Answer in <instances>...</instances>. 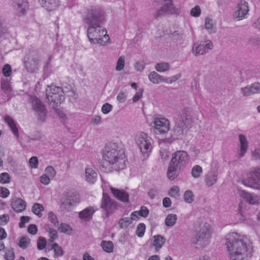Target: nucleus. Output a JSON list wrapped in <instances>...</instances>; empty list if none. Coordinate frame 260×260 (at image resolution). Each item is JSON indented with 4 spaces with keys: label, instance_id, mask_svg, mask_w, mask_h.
<instances>
[{
    "label": "nucleus",
    "instance_id": "nucleus-1",
    "mask_svg": "<svg viewBox=\"0 0 260 260\" xmlns=\"http://www.w3.org/2000/svg\"><path fill=\"white\" fill-rule=\"evenodd\" d=\"M104 20V13L101 9L88 11L85 21L90 25L87 29V35L91 43L104 45L109 42L110 37L107 34L106 29L100 25Z\"/></svg>",
    "mask_w": 260,
    "mask_h": 260
},
{
    "label": "nucleus",
    "instance_id": "nucleus-2",
    "mask_svg": "<svg viewBox=\"0 0 260 260\" xmlns=\"http://www.w3.org/2000/svg\"><path fill=\"white\" fill-rule=\"evenodd\" d=\"M125 155L124 151L115 144H110L105 150L100 162L102 170L105 173L118 171L124 167Z\"/></svg>",
    "mask_w": 260,
    "mask_h": 260
},
{
    "label": "nucleus",
    "instance_id": "nucleus-3",
    "mask_svg": "<svg viewBox=\"0 0 260 260\" xmlns=\"http://www.w3.org/2000/svg\"><path fill=\"white\" fill-rule=\"evenodd\" d=\"M226 241L231 260H244L251 255L252 248L248 246L243 237L232 233L227 235Z\"/></svg>",
    "mask_w": 260,
    "mask_h": 260
},
{
    "label": "nucleus",
    "instance_id": "nucleus-4",
    "mask_svg": "<svg viewBox=\"0 0 260 260\" xmlns=\"http://www.w3.org/2000/svg\"><path fill=\"white\" fill-rule=\"evenodd\" d=\"M46 93L50 105L55 109L58 105L64 101V92L60 87L53 85L48 86Z\"/></svg>",
    "mask_w": 260,
    "mask_h": 260
},
{
    "label": "nucleus",
    "instance_id": "nucleus-5",
    "mask_svg": "<svg viewBox=\"0 0 260 260\" xmlns=\"http://www.w3.org/2000/svg\"><path fill=\"white\" fill-rule=\"evenodd\" d=\"M136 143L143 155L148 156L152 149L151 138L146 133L140 132L137 135Z\"/></svg>",
    "mask_w": 260,
    "mask_h": 260
},
{
    "label": "nucleus",
    "instance_id": "nucleus-6",
    "mask_svg": "<svg viewBox=\"0 0 260 260\" xmlns=\"http://www.w3.org/2000/svg\"><path fill=\"white\" fill-rule=\"evenodd\" d=\"M247 176L248 178L242 180V183L246 186L260 189V167L254 168Z\"/></svg>",
    "mask_w": 260,
    "mask_h": 260
},
{
    "label": "nucleus",
    "instance_id": "nucleus-7",
    "mask_svg": "<svg viewBox=\"0 0 260 260\" xmlns=\"http://www.w3.org/2000/svg\"><path fill=\"white\" fill-rule=\"evenodd\" d=\"M152 124L153 131L156 135L166 134L170 130V121L166 118L154 117L152 121Z\"/></svg>",
    "mask_w": 260,
    "mask_h": 260
},
{
    "label": "nucleus",
    "instance_id": "nucleus-8",
    "mask_svg": "<svg viewBox=\"0 0 260 260\" xmlns=\"http://www.w3.org/2000/svg\"><path fill=\"white\" fill-rule=\"evenodd\" d=\"M188 160L187 153L184 151L179 150L173 154L170 164L179 169H181L184 167Z\"/></svg>",
    "mask_w": 260,
    "mask_h": 260
},
{
    "label": "nucleus",
    "instance_id": "nucleus-9",
    "mask_svg": "<svg viewBox=\"0 0 260 260\" xmlns=\"http://www.w3.org/2000/svg\"><path fill=\"white\" fill-rule=\"evenodd\" d=\"M101 207L106 212L107 215L108 216L116 210L117 205L116 202L111 199L107 194L104 193Z\"/></svg>",
    "mask_w": 260,
    "mask_h": 260
},
{
    "label": "nucleus",
    "instance_id": "nucleus-10",
    "mask_svg": "<svg viewBox=\"0 0 260 260\" xmlns=\"http://www.w3.org/2000/svg\"><path fill=\"white\" fill-rule=\"evenodd\" d=\"M31 104L32 108L36 111L39 119L41 121H44L46 116V110L42 102L37 98H32Z\"/></svg>",
    "mask_w": 260,
    "mask_h": 260
},
{
    "label": "nucleus",
    "instance_id": "nucleus-11",
    "mask_svg": "<svg viewBox=\"0 0 260 260\" xmlns=\"http://www.w3.org/2000/svg\"><path fill=\"white\" fill-rule=\"evenodd\" d=\"M165 3L164 6L158 10L156 14V17H158L164 14H172L176 13V9L172 4V0H158Z\"/></svg>",
    "mask_w": 260,
    "mask_h": 260
},
{
    "label": "nucleus",
    "instance_id": "nucleus-12",
    "mask_svg": "<svg viewBox=\"0 0 260 260\" xmlns=\"http://www.w3.org/2000/svg\"><path fill=\"white\" fill-rule=\"evenodd\" d=\"M149 80L153 84H159L161 82L172 83L177 80L179 77H172L164 79L155 72H151L148 76Z\"/></svg>",
    "mask_w": 260,
    "mask_h": 260
},
{
    "label": "nucleus",
    "instance_id": "nucleus-13",
    "mask_svg": "<svg viewBox=\"0 0 260 260\" xmlns=\"http://www.w3.org/2000/svg\"><path fill=\"white\" fill-rule=\"evenodd\" d=\"M249 11L248 3L245 1H241L238 5L237 10L235 12L234 17L238 20L244 18Z\"/></svg>",
    "mask_w": 260,
    "mask_h": 260
},
{
    "label": "nucleus",
    "instance_id": "nucleus-14",
    "mask_svg": "<svg viewBox=\"0 0 260 260\" xmlns=\"http://www.w3.org/2000/svg\"><path fill=\"white\" fill-rule=\"evenodd\" d=\"M80 202V198L78 194L72 193L62 202V205L68 210L72 209V207L76 205Z\"/></svg>",
    "mask_w": 260,
    "mask_h": 260
},
{
    "label": "nucleus",
    "instance_id": "nucleus-15",
    "mask_svg": "<svg viewBox=\"0 0 260 260\" xmlns=\"http://www.w3.org/2000/svg\"><path fill=\"white\" fill-rule=\"evenodd\" d=\"M210 226L209 224L205 226V229L203 228L200 231L197 239L196 244L202 245L204 244L206 241V239H208L210 237Z\"/></svg>",
    "mask_w": 260,
    "mask_h": 260
},
{
    "label": "nucleus",
    "instance_id": "nucleus-16",
    "mask_svg": "<svg viewBox=\"0 0 260 260\" xmlns=\"http://www.w3.org/2000/svg\"><path fill=\"white\" fill-rule=\"evenodd\" d=\"M13 7L17 11L18 14H23L28 8V4L26 0H12Z\"/></svg>",
    "mask_w": 260,
    "mask_h": 260
},
{
    "label": "nucleus",
    "instance_id": "nucleus-17",
    "mask_svg": "<svg viewBox=\"0 0 260 260\" xmlns=\"http://www.w3.org/2000/svg\"><path fill=\"white\" fill-rule=\"evenodd\" d=\"M111 193L117 200L124 203H127L129 200V195L125 191L119 190L113 187L110 188Z\"/></svg>",
    "mask_w": 260,
    "mask_h": 260
},
{
    "label": "nucleus",
    "instance_id": "nucleus-18",
    "mask_svg": "<svg viewBox=\"0 0 260 260\" xmlns=\"http://www.w3.org/2000/svg\"><path fill=\"white\" fill-rule=\"evenodd\" d=\"M239 194L240 197L245 200L250 204H256L258 203L259 199L258 196L249 193L244 190H239Z\"/></svg>",
    "mask_w": 260,
    "mask_h": 260
},
{
    "label": "nucleus",
    "instance_id": "nucleus-19",
    "mask_svg": "<svg viewBox=\"0 0 260 260\" xmlns=\"http://www.w3.org/2000/svg\"><path fill=\"white\" fill-rule=\"evenodd\" d=\"M95 212L94 207L89 206L80 211L79 213V217L84 221H88L91 219Z\"/></svg>",
    "mask_w": 260,
    "mask_h": 260
},
{
    "label": "nucleus",
    "instance_id": "nucleus-20",
    "mask_svg": "<svg viewBox=\"0 0 260 260\" xmlns=\"http://www.w3.org/2000/svg\"><path fill=\"white\" fill-rule=\"evenodd\" d=\"M11 207L15 211L19 213L25 210L26 204L21 199L15 198L12 201Z\"/></svg>",
    "mask_w": 260,
    "mask_h": 260
},
{
    "label": "nucleus",
    "instance_id": "nucleus-21",
    "mask_svg": "<svg viewBox=\"0 0 260 260\" xmlns=\"http://www.w3.org/2000/svg\"><path fill=\"white\" fill-rule=\"evenodd\" d=\"M212 46V42L210 41H208L205 45L200 44L196 48H193L192 52L195 55H202L208 51L209 49H211Z\"/></svg>",
    "mask_w": 260,
    "mask_h": 260
},
{
    "label": "nucleus",
    "instance_id": "nucleus-22",
    "mask_svg": "<svg viewBox=\"0 0 260 260\" xmlns=\"http://www.w3.org/2000/svg\"><path fill=\"white\" fill-rule=\"evenodd\" d=\"M4 120L8 125L11 128L14 135H15L17 138L19 137L18 130L16 124L15 123L14 120L9 115H6L4 117Z\"/></svg>",
    "mask_w": 260,
    "mask_h": 260
},
{
    "label": "nucleus",
    "instance_id": "nucleus-23",
    "mask_svg": "<svg viewBox=\"0 0 260 260\" xmlns=\"http://www.w3.org/2000/svg\"><path fill=\"white\" fill-rule=\"evenodd\" d=\"M41 4L49 11L55 10L58 5L56 0H41Z\"/></svg>",
    "mask_w": 260,
    "mask_h": 260
},
{
    "label": "nucleus",
    "instance_id": "nucleus-24",
    "mask_svg": "<svg viewBox=\"0 0 260 260\" xmlns=\"http://www.w3.org/2000/svg\"><path fill=\"white\" fill-rule=\"evenodd\" d=\"M165 242V238L161 236L156 235L153 237V245L156 251H158L162 247Z\"/></svg>",
    "mask_w": 260,
    "mask_h": 260
},
{
    "label": "nucleus",
    "instance_id": "nucleus-25",
    "mask_svg": "<svg viewBox=\"0 0 260 260\" xmlns=\"http://www.w3.org/2000/svg\"><path fill=\"white\" fill-rule=\"evenodd\" d=\"M239 140L240 142V151L239 156L240 157H242L247 151L248 142L246 137L243 135H239Z\"/></svg>",
    "mask_w": 260,
    "mask_h": 260
},
{
    "label": "nucleus",
    "instance_id": "nucleus-26",
    "mask_svg": "<svg viewBox=\"0 0 260 260\" xmlns=\"http://www.w3.org/2000/svg\"><path fill=\"white\" fill-rule=\"evenodd\" d=\"M85 174L88 182L94 183L96 181V173L91 168L86 167L85 168Z\"/></svg>",
    "mask_w": 260,
    "mask_h": 260
},
{
    "label": "nucleus",
    "instance_id": "nucleus-27",
    "mask_svg": "<svg viewBox=\"0 0 260 260\" xmlns=\"http://www.w3.org/2000/svg\"><path fill=\"white\" fill-rule=\"evenodd\" d=\"M101 245L103 250L107 253H111L113 251L114 244L110 241H103Z\"/></svg>",
    "mask_w": 260,
    "mask_h": 260
},
{
    "label": "nucleus",
    "instance_id": "nucleus-28",
    "mask_svg": "<svg viewBox=\"0 0 260 260\" xmlns=\"http://www.w3.org/2000/svg\"><path fill=\"white\" fill-rule=\"evenodd\" d=\"M177 169L178 168L170 164L168 170L167 176L170 180H173L176 177V171Z\"/></svg>",
    "mask_w": 260,
    "mask_h": 260
},
{
    "label": "nucleus",
    "instance_id": "nucleus-29",
    "mask_svg": "<svg viewBox=\"0 0 260 260\" xmlns=\"http://www.w3.org/2000/svg\"><path fill=\"white\" fill-rule=\"evenodd\" d=\"M217 178V175L214 173V174H209L207 175L205 178V181L206 184L208 186H211L213 185L216 181Z\"/></svg>",
    "mask_w": 260,
    "mask_h": 260
},
{
    "label": "nucleus",
    "instance_id": "nucleus-30",
    "mask_svg": "<svg viewBox=\"0 0 260 260\" xmlns=\"http://www.w3.org/2000/svg\"><path fill=\"white\" fill-rule=\"evenodd\" d=\"M44 210V207L40 204L35 203L32 207L33 213L41 217L42 216V211Z\"/></svg>",
    "mask_w": 260,
    "mask_h": 260
},
{
    "label": "nucleus",
    "instance_id": "nucleus-31",
    "mask_svg": "<svg viewBox=\"0 0 260 260\" xmlns=\"http://www.w3.org/2000/svg\"><path fill=\"white\" fill-rule=\"evenodd\" d=\"M51 249L54 250L55 257L61 256L63 254V251L61 247L57 243L53 244Z\"/></svg>",
    "mask_w": 260,
    "mask_h": 260
},
{
    "label": "nucleus",
    "instance_id": "nucleus-32",
    "mask_svg": "<svg viewBox=\"0 0 260 260\" xmlns=\"http://www.w3.org/2000/svg\"><path fill=\"white\" fill-rule=\"evenodd\" d=\"M176 215L173 214H170L167 216L165 223L168 226H172L176 223Z\"/></svg>",
    "mask_w": 260,
    "mask_h": 260
},
{
    "label": "nucleus",
    "instance_id": "nucleus-33",
    "mask_svg": "<svg viewBox=\"0 0 260 260\" xmlns=\"http://www.w3.org/2000/svg\"><path fill=\"white\" fill-rule=\"evenodd\" d=\"M202 168L199 165L194 166L191 170V175L193 177L197 178L200 177L202 173Z\"/></svg>",
    "mask_w": 260,
    "mask_h": 260
},
{
    "label": "nucleus",
    "instance_id": "nucleus-34",
    "mask_svg": "<svg viewBox=\"0 0 260 260\" xmlns=\"http://www.w3.org/2000/svg\"><path fill=\"white\" fill-rule=\"evenodd\" d=\"M146 226L143 223H139L137 227L136 233L139 237H142L145 232Z\"/></svg>",
    "mask_w": 260,
    "mask_h": 260
},
{
    "label": "nucleus",
    "instance_id": "nucleus-35",
    "mask_svg": "<svg viewBox=\"0 0 260 260\" xmlns=\"http://www.w3.org/2000/svg\"><path fill=\"white\" fill-rule=\"evenodd\" d=\"M132 223V221L129 217H125L121 218L119 221V225L121 228H124L128 226Z\"/></svg>",
    "mask_w": 260,
    "mask_h": 260
},
{
    "label": "nucleus",
    "instance_id": "nucleus-36",
    "mask_svg": "<svg viewBox=\"0 0 260 260\" xmlns=\"http://www.w3.org/2000/svg\"><path fill=\"white\" fill-rule=\"evenodd\" d=\"M155 68L158 72H163L169 69V65L167 63H159L156 64Z\"/></svg>",
    "mask_w": 260,
    "mask_h": 260
},
{
    "label": "nucleus",
    "instance_id": "nucleus-37",
    "mask_svg": "<svg viewBox=\"0 0 260 260\" xmlns=\"http://www.w3.org/2000/svg\"><path fill=\"white\" fill-rule=\"evenodd\" d=\"M137 212H138V214L140 217H143L146 218L147 217L149 213V210L148 209L147 207L145 206H142L140 208V209L139 211H136Z\"/></svg>",
    "mask_w": 260,
    "mask_h": 260
},
{
    "label": "nucleus",
    "instance_id": "nucleus-38",
    "mask_svg": "<svg viewBox=\"0 0 260 260\" xmlns=\"http://www.w3.org/2000/svg\"><path fill=\"white\" fill-rule=\"evenodd\" d=\"M10 176L7 173H2L0 174V183L6 184L10 182Z\"/></svg>",
    "mask_w": 260,
    "mask_h": 260
},
{
    "label": "nucleus",
    "instance_id": "nucleus-39",
    "mask_svg": "<svg viewBox=\"0 0 260 260\" xmlns=\"http://www.w3.org/2000/svg\"><path fill=\"white\" fill-rule=\"evenodd\" d=\"M29 239L26 237H22L19 242L18 245L20 247L22 248H26L29 244Z\"/></svg>",
    "mask_w": 260,
    "mask_h": 260
},
{
    "label": "nucleus",
    "instance_id": "nucleus-40",
    "mask_svg": "<svg viewBox=\"0 0 260 260\" xmlns=\"http://www.w3.org/2000/svg\"><path fill=\"white\" fill-rule=\"evenodd\" d=\"M46 246V240L44 237H40L37 241V247L39 250L44 249Z\"/></svg>",
    "mask_w": 260,
    "mask_h": 260
},
{
    "label": "nucleus",
    "instance_id": "nucleus-41",
    "mask_svg": "<svg viewBox=\"0 0 260 260\" xmlns=\"http://www.w3.org/2000/svg\"><path fill=\"white\" fill-rule=\"evenodd\" d=\"M3 74L5 77H8L10 76L12 73V69L9 64H6L2 69Z\"/></svg>",
    "mask_w": 260,
    "mask_h": 260
},
{
    "label": "nucleus",
    "instance_id": "nucleus-42",
    "mask_svg": "<svg viewBox=\"0 0 260 260\" xmlns=\"http://www.w3.org/2000/svg\"><path fill=\"white\" fill-rule=\"evenodd\" d=\"M58 230L61 233H69L72 231V229L68 224L61 223L58 228Z\"/></svg>",
    "mask_w": 260,
    "mask_h": 260
},
{
    "label": "nucleus",
    "instance_id": "nucleus-43",
    "mask_svg": "<svg viewBox=\"0 0 260 260\" xmlns=\"http://www.w3.org/2000/svg\"><path fill=\"white\" fill-rule=\"evenodd\" d=\"M48 232L50 237L49 241L53 243L58 238L57 232L53 229H50Z\"/></svg>",
    "mask_w": 260,
    "mask_h": 260
},
{
    "label": "nucleus",
    "instance_id": "nucleus-44",
    "mask_svg": "<svg viewBox=\"0 0 260 260\" xmlns=\"http://www.w3.org/2000/svg\"><path fill=\"white\" fill-rule=\"evenodd\" d=\"M124 66V57L123 56H120L117 62L116 70L118 71H121Z\"/></svg>",
    "mask_w": 260,
    "mask_h": 260
},
{
    "label": "nucleus",
    "instance_id": "nucleus-45",
    "mask_svg": "<svg viewBox=\"0 0 260 260\" xmlns=\"http://www.w3.org/2000/svg\"><path fill=\"white\" fill-rule=\"evenodd\" d=\"M49 220L54 225L58 224V221L56 215L52 212H50L48 215Z\"/></svg>",
    "mask_w": 260,
    "mask_h": 260
},
{
    "label": "nucleus",
    "instance_id": "nucleus-46",
    "mask_svg": "<svg viewBox=\"0 0 260 260\" xmlns=\"http://www.w3.org/2000/svg\"><path fill=\"white\" fill-rule=\"evenodd\" d=\"M205 28L208 30L209 32H212L213 30L214 25L212 20L209 18L205 19Z\"/></svg>",
    "mask_w": 260,
    "mask_h": 260
},
{
    "label": "nucleus",
    "instance_id": "nucleus-47",
    "mask_svg": "<svg viewBox=\"0 0 260 260\" xmlns=\"http://www.w3.org/2000/svg\"><path fill=\"white\" fill-rule=\"evenodd\" d=\"M169 194L172 197H177L179 195V188L177 186H173L170 190Z\"/></svg>",
    "mask_w": 260,
    "mask_h": 260
},
{
    "label": "nucleus",
    "instance_id": "nucleus-48",
    "mask_svg": "<svg viewBox=\"0 0 260 260\" xmlns=\"http://www.w3.org/2000/svg\"><path fill=\"white\" fill-rule=\"evenodd\" d=\"M193 193L190 190L185 191L184 194V200L186 202L190 203L193 201Z\"/></svg>",
    "mask_w": 260,
    "mask_h": 260
},
{
    "label": "nucleus",
    "instance_id": "nucleus-49",
    "mask_svg": "<svg viewBox=\"0 0 260 260\" xmlns=\"http://www.w3.org/2000/svg\"><path fill=\"white\" fill-rule=\"evenodd\" d=\"M5 258L6 260H14L15 254L12 249H8L6 250L5 254Z\"/></svg>",
    "mask_w": 260,
    "mask_h": 260
},
{
    "label": "nucleus",
    "instance_id": "nucleus-50",
    "mask_svg": "<svg viewBox=\"0 0 260 260\" xmlns=\"http://www.w3.org/2000/svg\"><path fill=\"white\" fill-rule=\"evenodd\" d=\"M30 217L28 216H21L20 218V221L19 223V226L20 228H23L25 226V224L29 222Z\"/></svg>",
    "mask_w": 260,
    "mask_h": 260
},
{
    "label": "nucleus",
    "instance_id": "nucleus-51",
    "mask_svg": "<svg viewBox=\"0 0 260 260\" xmlns=\"http://www.w3.org/2000/svg\"><path fill=\"white\" fill-rule=\"evenodd\" d=\"M29 163L31 168H37L38 165V159L36 156L31 157L29 160Z\"/></svg>",
    "mask_w": 260,
    "mask_h": 260
},
{
    "label": "nucleus",
    "instance_id": "nucleus-52",
    "mask_svg": "<svg viewBox=\"0 0 260 260\" xmlns=\"http://www.w3.org/2000/svg\"><path fill=\"white\" fill-rule=\"evenodd\" d=\"M242 94L244 96H249L253 93V89H252L251 86L250 87H246L241 89Z\"/></svg>",
    "mask_w": 260,
    "mask_h": 260
},
{
    "label": "nucleus",
    "instance_id": "nucleus-53",
    "mask_svg": "<svg viewBox=\"0 0 260 260\" xmlns=\"http://www.w3.org/2000/svg\"><path fill=\"white\" fill-rule=\"evenodd\" d=\"M10 194V191L7 188L4 187H0V196L3 198H7Z\"/></svg>",
    "mask_w": 260,
    "mask_h": 260
},
{
    "label": "nucleus",
    "instance_id": "nucleus-54",
    "mask_svg": "<svg viewBox=\"0 0 260 260\" xmlns=\"http://www.w3.org/2000/svg\"><path fill=\"white\" fill-rule=\"evenodd\" d=\"M10 217L8 214H3L0 215V225H5L9 221Z\"/></svg>",
    "mask_w": 260,
    "mask_h": 260
},
{
    "label": "nucleus",
    "instance_id": "nucleus-55",
    "mask_svg": "<svg viewBox=\"0 0 260 260\" xmlns=\"http://www.w3.org/2000/svg\"><path fill=\"white\" fill-rule=\"evenodd\" d=\"M201 14V10L199 6H196L190 11V15L193 17H198Z\"/></svg>",
    "mask_w": 260,
    "mask_h": 260
},
{
    "label": "nucleus",
    "instance_id": "nucleus-56",
    "mask_svg": "<svg viewBox=\"0 0 260 260\" xmlns=\"http://www.w3.org/2000/svg\"><path fill=\"white\" fill-rule=\"evenodd\" d=\"M111 109L112 106L108 103H106L102 106V111L104 114H106L111 110Z\"/></svg>",
    "mask_w": 260,
    "mask_h": 260
},
{
    "label": "nucleus",
    "instance_id": "nucleus-57",
    "mask_svg": "<svg viewBox=\"0 0 260 260\" xmlns=\"http://www.w3.org/2000/svg\"><path fill=\"white\" fill-rule=\"evenodd\" d=\"M28 232L31 235H36L38 231V229L35 224H30L27 229Z\"/></svg>",
    "mask_w": 260,
    "mask_h": 260
},
{
    "label": "nucleus",
    "instance_id": "nucleus-58",
    "mask_svg": "<svg viewBox=\"0 0 260 260\" xmlns=\"http://www.w3.org/2000/svg\"><path fill=\"white\" fill-rule=\"evenodd\" d=\"M46 173L50 177H54L56 174V172L54 168L51 166L47 167L45 169Z\"/></svg>",
    "mask_w": 260,
    "mask_h": 260
},
{
    "label": "nucleus",
    "instance_id": "nucleus-59",
    "mask_svg": "<svg viewBox=\"0 0 260 260\" xmlns=\"http://www.w3.org/2000/svg\"><path fill=\"white\" fill-rule=\"evenodd\" d=\"M143 89H139L138 91L135 94L134 96L133 97V101L134 102H136L138 101L143 95Z\"/></svg>",
    "mask_w": 260,
    "mask_h": 260
},
{
    "label": "nucleus",
    "instance_id": "nucleus-60",
    "mask_svg": "<svg viewBox=\"0 0 260 260\" xmlns=\"http://www.w3.org/2000/svg\"><path fill=\"white\" fill-rule=\"evenodd\" d=\"M50 180L49 177L46 174H43L41 176V182L45 184L48 185L50 183Z\"/></svg>",
    "mask_w": 260,
    "mask_h": 260
},
{
    "label": "nucleus",
    "instance_id": "nucleus-61",
    "mask_svg": "<svg viewBox=\"0 0 260 260\" xmlns=\"http://www.w3.org/2000/svg\"><path fill=\"white\" fill-rule=\"evenodd\" d=\"M252 89H253V93H260V83H255L251 85Z\"/></svg>",
    "mask_w": 260,
    "mask_h": 260
},
{
    "label": "nucleus",
    "instance_id": "nucleus-62",
    "mask_svg": "<svg viewBox=\"0 0 260 260\" xmlns=\"http://www.w3.org/2000/svg\"><path fill=\"white\" fill-rule=\"evenodd\" d=\"M130 218L132 221H137L140 219V216H139L138 212H137L136 211H135L131 213L130 215Z\"/></svg>",
    "mask_w": 260,
    "mask_h": 260
},
{
    "label": "nucleus",
    "instance_id": "nucleus-63",
    "mask_svg": "<svg viewBox=\"0 0 260 260\" xmlns=\"http://www.w3.org/2000/svg\"><path fill=\"white\" fill-rule=\"evenodd\" d=\"M126 99V95L124 92L119 93L117 96V100L120 103H123Z\"/></svg>",
    "mask_w": 260,
    "mask_h": 260
},
{
    "label": "nucleus",
    "instance_id": "nucleus-64",
    "mask_svg": "<svg viewBox=\"0 0 260 260\" xmlns=\"http://www.w3.org/2000/svg\"><path fill=\"white\" fill-rule=\"evenodd\" d=\"M163 206L166 208L170 207L171 205V201L169 198H165L162 201Z\"/></svg>",
    "mask_w": 260,
    "mask_h": 260
}]
</instances>
